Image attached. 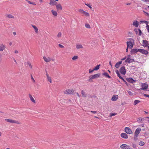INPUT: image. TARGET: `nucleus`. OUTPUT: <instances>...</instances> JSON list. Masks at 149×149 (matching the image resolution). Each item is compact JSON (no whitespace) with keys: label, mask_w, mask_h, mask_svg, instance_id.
Returning <instances> with one entry per match:
<instances>
[{"label":"nucleus","mask_w":149,"mask_h":149,"mask_svg":"<svg viewBox=\"0 0 149 149\" xmlns=\"http://www.w3.org/2000/svg\"><path fill=\"white\" fill-rule=\"evenodd\" d=\"M122 79L123 81L125 83V84L127 85L128 86V84L127 82L125 81V80L123 78L122 79Z\"/></svg>","instance_id":"obj_42"},{"label":"nucleus","mask_w":149,"mask_h":149,"mask_svg":"<svg viewBox=\"0 0 149 149\" xmlns=\"http://www.w3.org/2000/svg\"><path fill=\"white\" fill-rule=\"evenodd\" d=\"M100 65H97L95 67L93 68V70H96L99 69Z\"/></svg>","instance_id":"obj_31"},{"label":"nucleus","mask_w":149,"mask_h":149,"mask_svg":"<svg viewBox=\"0 0 149 149\" xmlns=\"http://www.w3.org/2000/svg\"><path fill=\"white\" fill-rule=\"evenodd\" d=\"M56 9L58 11L61 10L62 9V7L60 4H58L56 6Z\"/></svg>","instance_id":"obj_16"},{"label":"nucleus","mask_w":149,"mask_h":149,"mask_svg":"<svg viewBox=\"0 0 149 149\" xmlns=\"http://www.w3.org/2000/svg\"><path fill=\"white\" fill-rule=\"evenodd\" d=\"M119 70L121 74L123 75H125V74L126 73V70L125 66H123L121 67Z\"/></svg>","instance_id":"obj_2"},{"label":"nucleus","mask_w":149,"mask_h":149,"mask_svg":"<svg viewBox=\"0 0 149 149\" xmlns=\"http://www.w3.org/2000/svg\"><path fill=\"white\" fill-rule=\"evenodd\" d=\"M94 70H93V69L91 70V69H89V72L90 73H92Z\"/></svg>","instance_id":"obj_52"},{"label":"nucleus","mask_w":149,"mask_h":149,"mask_svg":"<svg viewBox=\"0 0 149 149\" xmlns=\"http://www.w3.org/2000/svg\"><path fill=\"white\" fill-rule=\"evenodd\" d=\"M31 79L33 81V82H35V81L31 74Z\"/></svg>","instance_id":"obj_48"},{"label":"nucleus","mask_w":149,"mask_h":149,"mask_svg":"<svg viewBox=\"0 0 149 149\" xmlns=\"http://www.w3.org/2000/svg\"><path fill=\"white\" fill-rule=\"evenodd\" d=\"M78 58V57L77 56H74L72 58V60L77 59Z\"/></svg>","instance_id":"obj_40"},{"label":"nucleus","mask_w":149,"mask_h":149,"mask_svg":"<svg viewBox=\"0 0 149 149\" xmlns=\"http://www.w3.org/2000/svg\"><path fill=\"white\" fill-rule=\"evenodd\" d=\"M91 112L94 113H97V112L95 111H91Z\"/></svg>","instance_id":"obj_55"},{"label":"nucleus","mask_w":149,"mask_h":149,"mask_svg":"<svg viewBox=\"0 0 149 149\" xmlns=\"http://www.w3.org/2000/svg\"><path fill=\"white\" fill-rule=\"evenodd\" d=\"M51 12L55 16H57V13L56 11L54 10H51Z\"/></svg>","instance_id":"obj_27"},{"label":"nucleus","mask_w":149,"mask_h":149,"mask_svg":"<svg viewBox=\"0 0 149 149\" xmlns=\"http://www.w3.org/2000/svg\"><path fill=\"white\" fill-rule=\"evenodd\" d=\"M125 131L128 134H131L132 133V130L128 127H126L125 129Z\"/></svg>","instance_id":"obj_7"},{"label":"nucleus","mask_w":149,"mask_h":149,"mask_svg":"<svg viewBox=\"0 0 149 149\" xmlns=\"http://www.w3.org/2000/svg\"><path fill=\"white\" fill-rule=\"evenodd\" d=\"M120 136L121 137L124 139H127L128 138V135L126 133H121Z\"/></svg>","instance_id":"obj_14"},{"label":"nucleus","mask_w":149,"mask_h":149,"mask_svg":"<svg viewBox=\"0 0 149 149\" xmlns=\"http://www.w3.org/2000/svg\"><path fill=\"white\" fill-rule=\"evenodd\" d=\"M122 63V61H120L118 62L115 65V67L117 68H118L120 66V65Z\"/></svg>","instance_id":"obj_21"},{"label":"nucleus","mask_w":149,"mask_h":149,"mask_svg":"<svg viewBox=\"0 0 149 149\" xmlns=\"http://www.w3.org/2000/svg\"><path fill=\"white\" fill-rule=\"evenodd\" d=\"M141 131V129L140 128H137L135 131L134 132V139L136 140L138 139L137 137L138 136L139 134L140 133Z\"/></svg>","instance_id":"obj_1"},{"label":"nucleus","mask_w":149,"mask_h":149,"mask_svg":"<svg viewBox=\"0 0 149 149\" xmlns=\"http://www.w3.org/2000/svg\"><path fill=\"white\" fill-rule=\"evenodd\" d=\"M81 94L83 97H86L87 96V95L85 94V93L83 90L81 91Z\"/></svg>","instance_id":"obj_28"},{"label":"nucleus","mask_w":149,"mask_h":149,"mask_svg":"<svg viewBox=\"0 0 149 149\" xmlns=\"http://www.w3.org/2000/svg\"><path fill=\"white\" fill-rule=\"evenodd\" d=\"M12 43L11 42H10L9 43V45L10 46H11L12 45Z\"/></svg>","instance_id":"obj_64"},{"label":"nucleus","mask_w":149,"mask_h":149,"mask_svg":"<svg viewBox=\"0 0 149 149\" xmlns=\"http://www.w3.org/2000/svg\"><path fill=\"white\" fill-rule=\"evenodd\" d=\"M85 5H86V6H87L88 7H89L90 9H92V7H91V6H90L89 4H86V3H85Z\"/></svg>","instance_id":"obj_49"},{"label":"nucleus","mask_w":149,"mask_h":149,"mask_svg":"<svg viewBox=\"0 0 149 149\" xmlns=\"http://www.w3.org/2000/svg\"><path fill=\"white\" fill-rule=\"evenodd\" d=\"M116 114H117V113H110V116H111V117L112 116H115V115H116Z\"/></svg>","instance_id":"obj_37"},{"label":"nucleus","mask_w":149,"mask_h":149,"mask_svg":"<svg viewBox=\"0 0 149 149\" xmlns=\"http://www.w3.org/2000/svg\"><path fill=\"white\" fill-rule=\"evenodd\" d=\"M61 32H59L57 35V37L58 38L61 37Z\"/></svg>","instance_id":"obj_39"},{"label":"nucleus","mask_w":149,"mask_h":149,"mask_svg":"<svg viewBox=\"0 0 149 149\" xmlns=\"http://www.w3.org/2000/svg\"><path fill=\"white\" fill-rule=\"evenodd\" d=\"M139 29L136 28L134 29V31L136 32V33L137 34L138 33V31H139Z\"/></svg>","instance_id":"obj_45"},{"label":"nucleus","mask_w":149,"mask_h":149,"mask_svg":"<svg viewBox=\"0 0 149 149\" xmlns=\"http://www.w3.org/2000/svg\"><path fill=\"white\" fill-rule=\"evenodd\" d=\"M132 25L136 27H137L138 26V22L137 21H134L133 24Z\"/></svg>","instance_id":"obj_26"},{"label":"nucleus","mask_w":149,"mask_h":149,"mask_svg":"<svg viewBox=\"0 0 149 149\" xmlns=\"http://www.w3.org/2000/svg\"><path fill=\"white\" fill-rule=\"evenodd\" d=\"M143 45L145 47H147L148 49H149V44L148 43V41L146 40H143Z\"/></svg>","instance_id":"obj_9"},{"label":"nucleus","mask_w":149,"mask_h":149,"mask_svg":"<svg viewBox=\"0 0 149 149\" xmlns=\"http://www.w3.org/2000/svg\"><path fill=\"white\" fill-rule=\"evenodd\" d=\"M18 51L17 50H15V54H17L18 53Z\"/></svg>","instance_id":"obj_59"},{"label":"nucleus","mask_w":149,"mask_h":149,"mask_svg":"<svg viewBox=\"0 0 149 149\" xmlns=\"http://www.w3.org/2000/svg\"><path fill=\"white\" fill-rule=\"evenodd\" d=\"M126 57H125L124 58H122V59H121V60H122V61L124 60H125V59H126Z\"/></svg>","instance_id":"obj_60"},{"label":"nucleus","mask_w":149,"mask_h":149,"mask_svg":"<svg viewBox=\"0 0 149 149\" xmlns=\"http://www.w3.org/2000/svg\"><path fill=\"white\" fill-rule=\"evenodd\" d=\"M146 29L149 28V26L148 24H146Z\"/></svg>","instance_id":"obj_58"},{"label":"nucleus","mask_w":149,"mask_h":149,"mask_svg":"<svg viewBox=\"0 0 149 149\" xmlns=\"http://www.w3.org/2000/svg\"><path fill=\"white\" fill-rule=\"evenodd\" d=\"M139 52L142 53L143 54H144L145 55H146L148 54V52L146 50H145L144 49H139Z\"/></svg>","instance_id":"obj_5"},{"label":"nucleus","mask_w":149,"mask_h":149,"mask_svg":"<svg viewBox=\"0 0 149 149\" xmlns=\"http://www.w3.org/2000/svg\"><path fill=\"white\" fill-rule=\"evenodd\" d=\"M144 96H145V97H149V95H147V94H144L143 95Z\"/></svg>","instance_id":"obj_54"},{"label":"nucleus","mask_w":149,"mask_h":149,"mask_svg":"<svg viewBox=\"0 0 149 149\" xmlns=\"http://www.w3.org/2000/svg\"><path fill=\"white\" fill-rule=\"evenodd\" d=\"M7 17L10 18H14V17L12 15L10 14L8 15L7 16Z\"/></svg>","instance_id":"obj_35"},{"label":"nucleus","mask_w":149,"mask_h":149,"mask_svg":"<svg viewBox=\"0 0 149 149\" xmlns=\"http://www.w3.org/2000/svg\"><path fill=\"white\" fill-rule=\"evenodd\" d=\"M127 48L132 49L133 47V45L132 42L131 41L127 42Z\"/></svg>","instance_id":"obj_11"},{"label":"nucleus","mask_w":149,"mask_h":149,"mask_svg":"<svg viewBox=\"0 0 149 149\" xmlns=\"http://www.w3.org/2000/svg\"><path fill=\"white\" fill-rule=\"evenodd\" d=\"M89 78H90L89 79H88V81H90V82H92L93 81H92L93 79H91V77H89Z\"/></svg>","instance_id":"obj_51"},{"label":"nucleus","mask_w":149,"mask_h":149,"mask_svg":"<svg viewBox=\"0 0 149 149\" xmlns=\"http://www.w3.org/2000/svg\"><path fill=\"white\" fill-rule=\"evenodd\" d=\"M144 142L143 141H140L139 143V145L141 146H143L144 145Z\"/></svg>","instance_id":"obj_34"},{"label":"nucleus","mask_w":149,"mask_h":149,"mask_svg":"<svg viewBox=\"0 0 149 149\" xmlns=\"http://www.w3.org/2000/svg\"><path fill=\"white\" fill-rule=\"evenodd\" d=\"M141 22H143L145 24H146L148 23V22L147 21H141Z\"/></svg>","instance_id":"obj_43"},{"label":"nucleus","mask_w":149,"mask_h":149,"mask_svg":"<svg viewBox=\"0 0 149 149\" xmlns=\"http://www.w3.org/2000/svg\"><path fill=\"white\" fill-rule=\"evenodd\" d=\"M139 35L140 36H141V34H142V32H141V30L139 29Z\"/></svg>","instance_id":"obj_46"},{"label":"nucleus","mask_w":149,"mask_h":149,"mask_svg":"<svg viewBox=\"0 0 149 149\" xmlns=\"http://www.w3.org/2000/svg\"><path fill=\"white\" fill-rule=\"evenodd\" d=\"M85 26L86 28H90L91 27L90 25L88 24H85Z\"/></svg>","instance_id":"obj_38"},{"label":"nucleus","mask_w":149,"mask_h":149,"mask_svg":"<svg viewBox=\"0 0 149 149\" xmlns=\"http://www.w3.org/2000/svg\"><path fill=\"white\" fill-rule=\"evenodd\" d=\"M120 148L122 149H131L130 148L129 146L126 144H123L121 145Z\"/></svg>","instance_id":"obj_8"},{"label":"nucleus","mask_w":149,"mask_h":149,"mask_svg":"<svg viewBox=\"0 0 149 149\" xmlns=\"http://www.w3.org/2000/svg\"><path fill=\"white\" fill-rule=\"evenodd\" d=\"M76 48L78 49L83 48V47L82 45L81 44H76Z\"/></svg>","instance_id":"obj_19"},{"label":"nucleus","mask_w":149,"mask_h":149,"mask_svg":"<svg viewBox=\"0 0 149 149\" xmlns=\"http://www.w3.org/2000/svg\"><path fill=\"white\" fill-rule=\"evenodd\" d=\"M135 61V60L132 58H127V59L125 60V62L126 63H130L132 62H134Z\"/></svg>","instance_id":"obj_10"},{"label":"nucleus","mask_w":149,"mask_h":149,"mask_svg":"<svg viewBox=\"0 0 149 149\" xmlns=\"http://www.w3.org/2000/svg\"><path fill=\"white\" fill-rule=\"evenodd\" d=\"M31 26L34 29L36 33H37V28L36 26L33 24L31 25Z\"/></svg>","instance_id":"obj_30"},{"label":"nucleus","mask_w":149,"mask_h":149,"mask_svg":"<svg viewBox=\"0 0 149 149\" xmlns=\"http://www.w3.org/2000/svg\"><path fill=\"white\" fill-rule=\"evenodd\" d=\"M13 34L14 36H15L16 34V33L15 32H13Z\"/></svg>","instance_id":"obj_62"},{"label":"nucleus","mask_w":149,"mask_h":149,"mask_svg":"<svg viewBox=\"0 0 149 149\" xmlns=\"http://www.w3.org/2000/svg\"><path fill=\"white\" fill-rule=\"evenodd\" d=\"M27 1H28V3L29 4H34L33 2H31L30 1L27 0Z\"/></svg>","instance_id":"obj_53"},{"label":"nucleus","mask_w":149,"mask_h":149,"mask_svg":"<svg viewBox=\"0 0 149 149\" xmlns=\"http://www.w3.org/2000/svg\"><path fill=\"white\" fill-rule=\"evenodd\" d=\"M102 75L109 78H110L111 77L108 74V73L106 72L103 73H102Z\"/></svg>","instance_id":"obj_24"},{"label":"nucleus","mask_w":149,"mask_h":149,"mask_svg":"<svg viewBox=\"0 0 149 149\" xmlns=\"http://www.w3.org/2000/svg\"><path fill=\"white\" fill-rule=\"evenodd\" d=\"M5 120L9 123H15L17 124L19 123L18 121L12 119H5Z\"/></svg>","instance_id":"obj_6"},{"label":"nucleus","mask_w":149,"mask_h":149,"mask_svg":"<svg viewBox=\"0 0 149 149\" xmlns=\"http://www.w3.org/2000/svg\"><path fill=\"white\" fill-rule=\"evenodd\" d=\"M47 78L48 81H49L51 83H52V81L51 80V78L49 77Z\"/></svg>","instance_id":"obj_36"},{"label":"nucleus","mask_w":149,"mask_h":149,"mask_svg":"<svg viewBox=\"0 0 149 149\" xmlns=\"http://www.w3.org/2000/svg\"><path fill=\"white\" fill-rule=\"evenodd\" d=\"M128 92L129 95H133V93L131 91H128Z\"/></svg>","instance_id":"obj_44"},{"label":"nucleus","mask_w":149,"mask_h":149,"mask_svg":"<svg viewBox=\"0 0 149 149\" xmlns=\"http://www.w3.org/2000/svg\"><path fill=\"white\" fill-rule=\"evenodd\" d=\"M100 74L98 73L97 74H95L94 75H91L89 76V77H91V79H94L99 77L100 76Z\"/></svg>","instance_id":"obj_4"},{"label":"nucleus","mask_w":149,"mask_h":149,"mask_svg":"<svg viewBox=\"0 0 149 149\" xmlns=\"http://www.w3.org/2000/svg\"><path fill=\"white\" fill-rule=\"evenodd\" d=\"M28 64L29 65L30 68H32V65H31V63L30 62H28Z\"/></svg>","instance_id":"obj_47"},{"label":"nucleus","mask_w":149,"mask_h":149,"mask_svg":"<svg viewBox=\"0 0 149 149\" xmlns=\"http://www.w3.org/2000/svg\"><path fill=\"white\" fill-rule=\"evenodd\" d=\"M58 45L61 48H63L64 47V46L61 44H59Z\"/></svg>","instance_id":"obj_50"},{"label":"nucleus","mask_w":149,"mask_h":149,"mask_svg":"<svg viewBox=\"0 0 149 149\" xmlns=\"http://www.w3.org/2000/svg\"><path fill=\"white\" fill-rule=\"evenodd\" d=\"M118 97L117 95H114L111 98V100L113 101H116L117 100Z\"/></svg>","instance_id":"obj_17"},{"label":"nucleus","mask_w":149,"mask_h":149,"mask_svg":"<svg viewBox=\"0 0 149 149\" xmlns=\"http://www.w3.org/2000/svg\"><path fill=\"white\" fill-rule=\"evenodd\" d=\"M109 64L110 65L111 67H112V64H111V61H110L109 62Z\"/></svg>","instance_id":"obj_63"},{"label":"nucleus","mask_w":149,"mask_h":149,"mask_svg":"<svg viewBox=\"0 0 149 149\" xmlns=\"http://www.w3.org/2000/svg\"><path fill=\"white\" fill-rule=\"evenodd\" d=\"M29 97L30 99V100L32 101V102L34 103H36L34 99L33 98L32 96L30 94H29Z\"/></svg>","instance_id":"obj_23"},{"label":"nucleus","mask_w":149,"mask_h":149,"mask_svg":"<svg viewBox=\"0 0 149 149\" xmlns=\"http://www.w3.org/2000/svg\"><path fill=\"white\" fill-rule=\"evenodd\" d=\"M139 49H131V53L132 54H134L137 52H139Z\"/></svg>","instance_id":"obj_13"},{"label":"nucleus","mask_w":149,"mask_h":149,"mask_svg":"<svg viewBox=\"0 0 149 149\" xmlns=\"http://www.w3.org/2000/svg\"><path fill=\"white\" fill-rule=\"evenodd\" d=\"M78 10H79V12H80L81 13H83L84 12V11L83 10L81 9H79Z\"/></svg>","instance_id":"obj_41"},{"label":"nucleus","mask_w":149,"mask_h":149,"mask_svg":"<svg viewBox=\"0 0 149 149\" xmlns=\"http://www.w3.org/2000/svg\"><path fill=\"white\" fill-rule=\"evenodd\" d=\"M143 12L146 13V14L148 16H149V14L148 13H146V12H145L144 11H143Z\"/></svg>","instance_id":"obj_57"},{"label":"nucleus","mask_w":149,"mask_h":149,"mask_svg":"<svg viewBox=\"0 0 149 149\" xmlns=\"http://www.w3.org/2000/svg\"><path fill=\"white\" fill-rule=\"evenodd\" d=\"M76 94L78 97H80V96H81V95H79L78 93H76Z\"/></svg>","instance_id":"obj_56"},{"label":"nucleus","mask_w":149,"mask_h":149,"mask_svg":"<svg viewBox=\"0 0 149 149\" xmlns=\"http://www.w3.org/2000/svg\"><path fill=\"white\" fill-rule=\"evenodd\" d=\"M43 59L44 61L47 62H49L51 61V59L49 57L47 58L45 57H44Z\"/></svg>","instance_id":"obj_20"},{"label":"nucleus","mask_w":149,"mask_h":149,"mask_svg":"<svg viewBox=\"0 0 149 149\" xmlns=\"http://www.w3.org/2000/svg\"><path fill=\"white\" fill-rule=\"evenodd\" d=\"M144 120V119L143 118H139L137 120V121L139 123H142L143 122Z\"/></svg>","instance_id":"obj_25"},{"label":"nucleus","mask_w":149,"mask_h":149,"mask_svg":"<svg viewBox=\"0 0 149 149\" xmlns=\"http://www.w3.org/2000/svg\"><path fill=\"white\" fill-rule=\"evenodd\" d=\"M148 87V85L146 83H144L142 84V85L141 89L142 90H146Z\"/></svg>","instance_id":"obj_15"},{"label":"nucleus","mask_w":149,"mask_h":149,"mask_svg":"<svg viewBox=\"0 0 149 149\" xmlns=\"http://www.w3.org/2000/svg\"><path fill=\"white\" fill-rule=\"evenodd\" d=\"M46 76H47V77H49V75L48 74L47 72L46 74Z\"/></svg>","instance_id":"obj_61"},{"label":"nucleus","mask_w":149,"mask_h":149,"mask_svg":"<svg viewBox=\"0 0 149 149\" xmlns=\"http://www.w3.org/2000/svg\"><path fill=\"white\" fill-rule=\"evenodd\" d=\"M56 1H54V0H50L49 4L51 6L55 5L57 3Z\"/></svg>","instance_id":"obj_18"},{"label":"nucleus","mask_w":149,"mask_h":149,"mask_svg":"<svg viewBox=\"0 0 149 149\" xmlns=\"http://www.w3.org/2000/svg\"><path fill=\"white\" fill-rule=\"evenodd\" d=\"M74 92V91L72 89H67L64 91V93L67 94H72Z\"/></svg>","instance_id":"obj_3"},{"label":"nucleus","mask_w":149,"mask_h":149,"mask_svg":"<svg viewBox=\"0 0 149 149\" xmlns=\"http://www.w3.org/2000/svg\"><path fill=\"white\" fill-rule=\"evenodd\" d=\"M6 47L4 45H2L1 46H0V51H3L5 49Z\"/></svg>","instance_id":"obj_29"},{"label":"nucleus","mask_w":149,"mask_h":149,"mask_svg":"<svg viewBox=\"0 0 149 149\" xmlns=\"http://www.w3.org/2000/svg\"><path fill=\"white\" fill-rule=\"evenodd\" d=\"M140 102V101L139 100H135L134 103V105H135Z\"/></svg>","instance_id":"obj_32"},{"label":"nucleus","mask_w":149,"mask_h":149,"mask_svg":"<svg viewBox=\"0 0 149 149\" xmlns=\"http://www.w3.org/2000/svg\"><path fill=\"white\" fill-rule=\"evenodd\" d=\"M126 80L129 82L133 83L135 82V80H134L132 78H128L126 79Z\"/></svg>","instance_id":"obj_12"},{"label":"nucleus","mask_w":149,"mask_h":149,"mask_svg":"<svg viewBox=\"0 0 149 149\" xmlns=\"http://www.w3.org/2000/svg\"><path fill=\"white\" fill-rule=\"evenodd\" d=\"M115 72L116 74H117V76L119 77L120 79H122L123 78L121 76L120 74L119 73V72L118 70H116L115 71Z\"/></svg>","instance_id":"obj_22"},{"label":"nucleus","mask_w":149,"mask_h":149,"mask_svg":"<svg viewBox=\"0 0 149 149\" xmlns=\"http://www.w3.org/2000/svg\"><path fill=\"white\" fill-rule=\"evenodd\" d=\"M83 14H84L85 15V16H89V14L88 13H87L85 11H84V13H83Z\"/></svg>","instance_id":"obj_33"}]
</instances>
